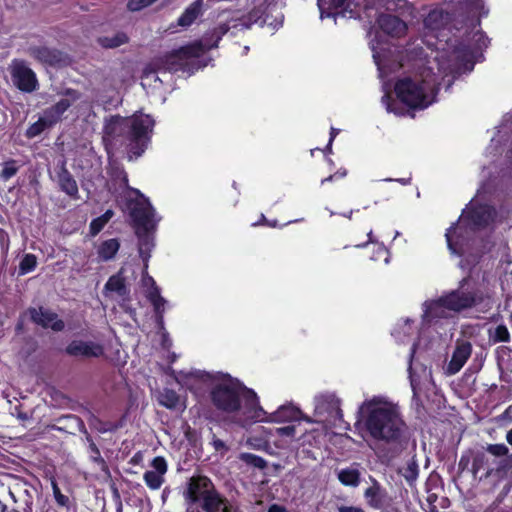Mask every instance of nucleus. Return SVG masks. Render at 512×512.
<instances>
[{
    "label": "nucleus",
    "instance_id": "obj_1",
    "mask_svg": "<svg viewBox=\"0 0 512 512\" xmlns=\"http://www.w3.org/2000/svg\"><path fill=\"white\" fill-rule=\"evenodd\" d=\"M449 15L442 8L432 9L424 19L426 45L435 50L434 61L438 70L446 72L471 71L473 68L472 58L474 53L487 46V38L482 31L473 33L472 41L467 44H456V40H444V28L448 23Z\"/></svg>",
    "mask_w": 512,
    "mask_h": 512
},
{
    "label": "nucleus",
    "instance_id": "obj_2",
    "mask_svg": "<svg viewBox=\"0 0 512 512\" xmlns=\"http://www.w3.org/2000/svg\"><path fill=\"white\" fill-rule=\"evenodd\" d=\"M355 427L366 442L384 445L400 443L407 432L400 405L385 395L368 397L359 405Z\"/></svg>",
    "mask_w": 512,
    "mask_h": 512
},
{
    "label": "nucleus",
    "instance_id": "obj_3",
    "mask_svg": "<svg viewBox=\"0 0 512 512\" xmlns=\"http://www.w3.org/2000/svg\"><path fill=\"white\" fill-rule=\"evenodd\" d=\"M461 72L450 73L439 71L437 63L428 62V66H418L415 73L402 76L394 84V91L397 98L410 108L425 109L436 101V93L438 86L441 84L439 77L447 82L449 88L456 74Z\"/></svg>",
    "mask_w": 512,
    "mask_h": 512
},
{
    "label": "nucleus",
    "instance_id": "obj_4",
    "mask_svg": "<svg viewBox=\"0 0 512 512\" xmlns=\"http://www.w3.org/2000/svg\"><path fill=\"white\" fill-rule=\"evenodd\" d=\"M210 398L213 406L233 417V421L241 426L253 423L259 398L252 390L237 379L219 373L212 389Z\"/></svg>",
    "mask_w": 512,
    "mask_h": 512
},
{
    "label": "nucleus",
    "instance_id": "obj_5",
    "mask_svg": "<svg viewBox=\"0 0 512 512\" xmlns=\"http://www.w3.org/2000/svg\"><path fill=\"white\" fill-rule=\"evenodd\" d=\"M483 304L490 306V296L479 287L471 285L470 278L465 277L459 282L457 289L422 303V322L423 324L437 323Z\"/></svg>",
    "mask_w": 512,
    "mask_h": 512
},
{
    "label": "nucleus",
    "instance_id": "obj_6",
    "mask_svg": "<svg viewBox=\"0 0 512 512\" xmlns=\"http://www.w3.org/2000/svg\"><path fill=\"white\" fill-rule=\"evenodd\" d=\"M229 26L222 24L215 28L212 32L207 33L202 40L195 41L187 46L167 55L164 59L157 60L153 65L156 70L151 67L144 71V81H161L157 76V71H178L193 63L194 59L202 56L207 50L217 47L218 41L225 35Z\"/></svg>",
    "mask_w": 512,
    "mask_h": 512
},
{
    "label": "nucleus",
    "instance_id": "obj_7",
    "mask_svg": "<svg viewBox=\"0 0 512 512\" xmlns=\"http://www.w3.org/2000/svg\"><path fill=\"white\" fill-rule=\"evenodd\" d=\"M496 217L495 209L489 205H477L472 200L463 210L456 224L446 234L447 246L452 254L461 255L471 235L479 229L489 226Z\"/></svg>",
    "mask_w": 512,
    "mask_h": 512
},
{
    "label": "nucleus",
    "instance_id": "obj_8",
    "mask_svg": "<svg viewBox=\"0 0 512 512\" xmlns=\"http://www.w3.org/2000/svg\"><path fill=\"white\" fill-rule=\"evenodd\" d=\"M154 120L146 114H135L132 117L113 116L106 121L105 137L111 140L123 138L128 142L130 151L139 157L150 140Z\"/></svg>",
    "mask_w": 512,
    "mask_h": 512
},
{
    "label": "nucleus",
    "instance_id": "obj_9",
    "mask_svg": "<svg viewBox=\"0 0 512 512\" xmlns=\"http://www.w3.org/2000/svg\"><path fill=\"white\" fill-rule=\"evenodd\" d=\"M379 38L380 35L376 34L375 38L370 41V47L373 52L374 62L378 67L379 76L382 79L384 95L381 101L387 112L400 116L404 114V109L391 97L392 83L389 77L401 67H404L403 52Z\"/></svg>",
    "mask_w": 512,
    "mask_h": 512
},
{
    "label": "nucleus",
    "instance_id": "obj_10",
    "mask_svg": "<svg viewBox=\"0 0 512 512\" xmlns=\"http://www.w3.org/2000/svg\"><path fill=\"white\" fill-rule=\"evenodd\" d=\"M184 496L187 512H239L204 476L192 477Z\"/></svg>",
    "mask_w": 512,
    "mask_h": 512
},
{
    "label": "nucleus",
    "instance_id": "obj_11",
    "mask_svg": "<svg viewBox=\"0 0 512 512\" xmlns=\"http://www.w3.org/2000/svg\"><path fill=\"white\" fill-rule=\"evenodd\" d=\"M132 192L137 196L135 201L130 203L129 207L133 221L147 231L154 228L160 220L157 218L154 208L139 190L133 189Z\"/></svg>",
    "mask_w": 512,
    "mask_h": 512
},
{
    "label": "nucleus",
    "instance_id": "obj_12",
    "mask_svg": "<svg viewBox=\"0 0 512 512\" xmlns=\"http://www.w3.org/2000/svg\"><path fill=\"white\" fill-rule=\"evenodd\" d=\"M255 415L259 418H254L253 423L265 422V423H282L297 420H304L308 423L314 422L310 417L304 416L302 412L295 406L288 404L280 406L275 412H266L258 403Z\"/></svg>",
    "mask_w": 512,
    "mask_h": 512
},
{
    "label": "nucleus",
    "instance_id": "obj_13",
    "mask_svg": "<svg viewBox=\"0 0 512 512\" xmlns=\"http://www.w3.org/2000/svg\"><path fill=\"white\" fill-rule=\"evenodd\" d=\"M219 373L204 371L179 372L176 381L196 395H200L206 389H212Z\"/></svg>",
    "mask_w": 512,
    "mask_h": 512
},
{
    "label": "nucleus",
    "instance_id": "obj_14",
    "mask_svg": "<svg viewBox=\"0 0 512 512\" xmlns=\"http://www.w3.org/2000/svg\"><path fill=\"white\" fill-rule=\"evenodd\" d=\"M340 405V399L334 394H324L316 397L315 414L320 417L325 416V418L316 420V422H326L328 425H335L336 421H341L343 414Z\"/></svg>",
    "mask_w": 512,
    "mask_h": 512
},
{
    "label": "nucleus",
    "instance_id": "obj_15",
    "mask_svg": "<svg viewBox=\"0 0 512 512\" xmlns=\"http://www.w3.org/2000/svg\"><path fill=\"white\" fill-rule=\"evenodd\" d=\"M10 69L12 81L19 90L28 93L36 90L38 85L36 75L24 61L14 60Z\"/></svg>",
    "mask_w": 512,
    "mask_h": 512
},
{
    "label": "nucleus",
    "instance_id": "obj_16",
    "mask_svg": "<svg viewBox=\"0 0 512 512\" xmlns=\"http://www.w3.org/2000/svg\"><path fill=\"white\" fill-rule=\"evenodd\" d=\"M61 94L63 98L43 112L53 126L60 122L69 107L80 99V93L74 89H66Z\"/></svg>",
    "mask_w": 512,
    "mask_h": 512
},
{
    "label": "nucleus",
    "instance_id": "obj_17",
    "mask_svg": "<svg viewBox=\"0 0 512 512\" xmlns=\"http://www.w3.org/2000/svg\"><path fill=\"white\" fill-rule=\"evenodd\" d=\"M142 285L145 288L146 297L154 307L158 322L161 324L163 322V313L167 301L160 295V289L156 285L154 279L148 275L147 269L145 270L144 267L142 275Z\"/></svg>",
    "mask_w": 512,
    "mask_h": 512
},
{
    "label": "nucleus",
    "instance_id": "obj_18",
    "mask_svg": "<svg viewBox=\"0 0 512 512\" xmlns=\"http://www.w3.org/2000/svg\"><path fill=\"white\" fill-rule=\"evenodd\" d=\"M65 351L73 357L97 358L103 355L104 348L94 341L74 340L68 344Z\"/></svg>",
    "mask_w": 512,
    "mask_h": 512
},
{
    "label": "nucleus",
    "instance_id": "obj_19",
    "mask_svg": "<svg viewBox=\"0 0 512 512\" xmlns=\"http://www.w3.org/2000/svg\"><path fill=\"white\" fill-rule=\"evenodd\" d=\"M151 470H147L143 479L145 484L152 490L159 489L164 483V476L167 472V462L163 457H155L151 462Z\"/></svg>",
    "mask_w": 512,
    "mask_h": 512
},
{
    "label": "nucleus",
    "instance_id": "obj_20",
    "mask_svg": "<svg viewBox=\"0 0 512 512\" xmlns=\"http://www.w3.org/2000/svg\"><path fill=\"white\" fill-rule=\"evenodd\" d=\"M126 267H122L120 271L112 275L104 286L105 293L115 299H126L129 295L127 279L124 276Z\"/></svg>",
    "mask_w": 512,
    "mask_h": 512
},
{
    "label": "nucleus",
    "instance_id": "obj_21",
    "mask_svg": "<svg viewBox=\"0 0 512 512\" xmlns=\"http://www.w3.org/2000/svg\"><path fill=\"white\" fill-rule=\"evenodd\" d=\"M472 353V345L469 342L457 343L451 360L446 367L447 375H455L465 365Z\"/></svg>",
    "mask_w": 512,
    "mask_h": 512
},
{
    "label": "nucleus",
    "instance_id": "obj_22",
    "mask_svg": "<svg viewBox=\"0 0 512 512\" xmlns=\"http://www.w3.org/2000/svg\"><path fill=\"white\" fill-rule=\"evenodd\" d=\"M32 320L44 328H51L54 331H61L64 328L62 320L58 319L57 314L43 307L30 310Z\"/></svg>",
    "mask_w": 512,
    "mask_h": 512
},
{
    "label": "nucleus",
    "instance_id": "obj_23",
    "mask_svg": "<svg viewBox=\"0 0 512 512\" xmlns=\"http://www.w3.org/2000/svg\"><path fill=\"white\" fill-rule=\"evenodd\" d=\"M377 24L380 30L392 37H401L407 30L405 22L398 17L389 14H379L377 17Z\"/></svg>",
    "mask_w": 512,
    "mask_h": 512
},
{
    "label": "nucleus",
    "instance_id": "obj_24",
    "mask_svg": "<svg viewBox=\"0 0 512 512\" xmlns=\"http://www.w3.org/2000/svg\"><path fill=\"white\" fill-rule=\"evenodd\" d=\"M57 183L62 192L70 198L79 199L78 185L72 174L66 169L63 163L57 173Z\"/></svg>",
    "mask_w": 512,
    "mask_h": 512
},
{
    "label": "nucleus",
    "instance_id": "obj_25",
    "mask_svg": "<svg viewBox=\"0 0 512 512\" xmlns=\"http://www.w3.org/2000/svg\"><path fill=\"white\" fill-rule=\"evenodd\" d=\"M120 249V242L116 238L99 241L95 245L97 259L99 262H107L115 258Z\"/></svg>",
    "mask_w": 512,
    "mask_h": 512
},
{
    "label": "nucleus",
    "instance_id": "obj_26",
    "mask_svg": "<svg viewBox=\"0 0 512 512\" xmlns=\"http://www.w3.org/2000/svg\"><path fill=\"white\" fill-rule=\"evenodd\" d=\"M364 496L367 503L375 509H380L385 504L386 492L376 482L365 490Z\"/></svg>",
    "mask_w": 512,
    "mask_h": 512
},
{
    "label": "nucleus",
    "instance_id": "obj_27",
    "mask_svg": "<svg viewBox=\"0 0 512 512\" xmlns=\"http://www.w3.org/2000/svg\"><path fill=\"white\" fill-rule=\"evenodd\" d=\"M203 0H195L191 3L178 19V25L181 27L190 26L201 14Z\"/></svg>",
    "mask_w": 512,
    "mask_h": 512
},
{
    "label": "nucleus",
    "instance_id": "obj_28",
    "mask_svg": "<svg viewBox=\"0 0 512 512\" xmlns=\"http://www.w3.org/2000/svg\"><path fill=\"white\" fill-rule=\"evenodd\" d=\"M360 472L355 466L337 472L338 480L345 486L357 487L360 483Z\"/></svg>",
    "mask_w": 512,
    "mask_h": 512
},
{
    "label": "nucleus",
    "instance_id": "obj_29",
    "mask_svg": "<svg viewBox=\"0 0 512 512\" xmlns=\"http://www.w3.org/2000/svg\"><path fill=\"white\" fill-rule=\"evenodd\" d=\"M158 401L162 406L168 409L185 408V405L181 403L179 395L171 389H164L160 392Z\"/></svg>",
    "mask_w": 512,
    "mask_h": 512
},
{
    "label": "nucleus",
    "instance_id": "obj_30",
    "mask_svg": "<svg viewBox=\"0 0 512 512\" xmlns=\"http://www.w3.org/2000/svg\"><path fill=\"white\" fill-rule=\"evenodd\" d=\"M31 55L43 63L53 65L60 60L56 50L47 47H33L30 49Z\"/></svg>",
    "mask_w": 512,
    "mask_h": 512
},
{
    "label": "nucleus",
    "instance_id": "obj_31",
    "mask_svg": "<svg viewBox=\"0 0 512 512\" xmlns=\"http://www.w3.org/2000/svg\"><path fill=\"white\" fill-rule=\"evenodd\" d=\"M489 341L493 344H497L500 342L507 343L510 341V332L506 325L500 324L495 328H490L488 330Z\"/></svg>",
    "mask_w": 512,
    "mask_h": 512
},
{
    "label": "nucleus",
    "instance_id": "obj_32",
    "mask_svg": "<svg viewBox=\"0 0 512 512\" xmlns=\"http://www.w3.org/2000/svg\"><path fill=\"white\" fill-rule=\"evenodd\" d=\"M128 41V37L123 32H116L111 36H103L98 39L101 46L105 48H116Z\"/></svg>",
    "mask_w": 512,
    "mask_h": 512
},
{
    "label": "nucleus",
    "instance_id": "obj_33",
    "mask_svg": "<svg viewBox=\"0 0 512 512\" xmlns=\"http://www.w3.org/2000/svg\"><path fill=\"white\" fill-rule=\"evenodd\" d=\"M154 247L153 240L150 236L146 235L143 238L140 239L139 242V256L141 257L143 261V266L146 269H148V262L151 257V251Z\"/></svg>",
    "mask_w": 512,
    "mask_h": 512
},
{
    "label": "nucleus",
    "instance_id": "obj_34",
    "mask_svg": "<svg viewBox=\"0 0 512 512\" xmlns=\"http://www.w3.org/2000/svg\"><path fill=\"white\" fill-rule=\"evenodd\" d=\"M409 322V319H406L402 323H398L394 328L392 335L396 340L405 343L410 339L413 334V329Z\"/></svg>",
    "mask_w": 512,
    "mask_h": 512
},
{
    "label": "nucleus",
    "instance_id": "obj_35",
    "mask_svg": "<svg viewBox=\"0 0 512 512\" xmlns=\"http://www.w3.org/2000/svg\"><path fill=\"white\" fill-rule=\"evenodd\" d=\"M51 127H53L52 123L48 122L47 117L43 114L42 117L28 127L26 136L28 138H34Z\"/></svg>",
    "mask_w": 512,
    "mask_h": 512
},
{
    "label": "nucleus",
    "instance_id": "obj_36",
    "mask_svg": "<svg viewBox=\"0 0 512 512\" xmlns=\"http://www.w3.org/2000/svg\"><path fill=\"white\" fill-rule=\"evenodd\" d=\"M461 4H463L468 9L473 18H479L480 16L487 14V12H482L484 9L482 0H467L465 2L461 1ZM476 22L477 25H479V19H476Z\"/></svg>",
    "mask_w": 512,
    "mask_h": 512
},
{
    "label": "nucleus",
    "instance_id": "obj_37",
    "mask_svg": "<svg viewBox=\"0 0 512 512\" xmlns=\"http://www.w3.org/2000/svg\"><path fill=\"white\" fill-rule=\"evenodd\" d=\"M402 475L404 476V478L412 483L414 482L417 477H418V473H419V467H418V463L416 462V460L414 458L410 459L406 466L402 468Z\"/></svg>",
    "mask_w": 512,
    "mask_h": 512
},
{
    "label": "nucleus",
    "instance_id": "obj_38",
    "mask_svg": "<svg viewBox=\"0 0 512 512\" xmlns=\"http://www.w3.org/2000/svg\"><path fill=\"white\" fill-rule=\"evenodd\" d=\"M37 259L33 254H26L24 258L21 260L19 269L21 274H27L33 271L36 267Z\"/></svg>",
    "mask_w": 512,
    "mask_h": 512
},
{
    "label": "nucleus",
    "instance_id": "obj_39",
    "mask_svg": "<svg viewBox=\"0 0 512 512\" xmlns=\"http://www.w3.org/2000/svg\"><path fill=\"white\" fill-rule=\"evenodd\" d=\"M240 459L250 465H253L257 468H264L266 466V462L263 458L252 454V453H241Z\"/></svg>",
    "mask_w": 512,
    "mask_h": 512
},
{
    "label": "nucleus",
    "instance_id": "obj_40",
    "mask_svg": "<svg viewBox=\"0 0 512 512\" xmlns=\"http://www.w3.org/2000/svg\"><path fill=\"white\" fill-rule=\"evenodd\" d=\"M18 172V166L14 160H10L4 163V167L1 171L0 177L4 181H8Z\"/></svg>",
    "mask_w": 512,
    "mask_h": 512
},
{
    "label": "nucleus",
    "instance_id": "obj_41",
    "mask_svg": "<svg viewBox=\"0 0 512 512\" xmlns=\"http://www.w3.org/2000/svg\"><path fill=\"white\" fill-rule=\"evenodd\" d=\"M51 487L56 503L61 507H68L70 502L69 498L61 493L60 488L55 480L51 481Z\"/></svg>",
    "mask_w": 512,
    "mask_h": 512
},
{
    "label": "nucleus",
    "instance_id": "obj_42",
    "mask_svg": "<svg viewBox=\"0 0 512 512\" xmlns=\"http://www.w3.org/2000/svg\"><path fill=\"white\" fill-rule=\"evenodd\" d=\"M156 0H128L127 8L130 11H139L151 4H153Z\"/></svg>",
    "mask_w": 512,
    "mask_h": 512
},
{
    "label": "nucleus",
    "instance_id": "obj_43",
    "mask_svg": "<svg viewBox=\"0 0 512 512\" xmlns=\"http://www.w3.org/2000/svg\"><path fill=\"white\" fill-rule=\"evenodd\" d=\"M487 451L497 457L505 456L508 454L509 450L504 444H490L487 447Z\"/></svg>",
    "mask_w": 512,
    "mask_h": 512
},
{
    "label": "nucleus",
    "instance_id": "obj_44",
    "mask_svg": "<svg viewBox=\"0 0 512 512\" xmlns=\"http://www.w3.org/2000/svg\"><path fill=\"white\" fill-rule=\"evenodd\" d=\"M107 223L108 222L104 221L102 216L93 219L90 223V233L93 236L97 235Z\"/></svg>",
    "mask_w": 512,
    "mask_h": 512
},
{
    "label": "nucleus",
    "instance_id": "obj_45",
    "mask_svg": "<svg viewBox=\"0 0 512 512\" xmlns=\"http://www.w3.org/2000/svg\"><path fill=\"white\" fill-rule=\"evenodd\" d=\"M296 428L293 425L276 428L275 433L282 437L294 438Z\"/></svg>",
    "mask_w": 512,
    "mask_h": 512
},
{
    "label": "nucleus",
    "instance_id": "obj_46",
    "mask_svg": "<svg viewBox=\"0 0 512 512\" xmlns=\"http://www.w3.org/2000/svg\"><path fill=\"white\" fill-rule=\"evenodd\" d=\"M388 4H389V0H372L365 7L367 16L368 17L372 16L370 11H372L375 6L387 7V9H389Z\"/></svg>",
    "mask_w": 512,
    "mask_h": 512
},
{
    "label": "nucleus",
    "instance_id": "obj_47",
    "mask_svg": "<svg viewBox=\"0 0 512 512\" xmlns=\"http://www.w3.org/2000/svg\"><path fill=\"white\" fill-rule=\"evenodd\" d=\"M409 377H410L411 387H412L414 393L416 394V391H417L418 387L420 386L421 381H420V378L413 371V368L411 365L409 367Z\"/></svg>",
    "mask_w": 512,
    "mask_h": 512
},
{
    "label": "nucleus",
    "instance_id": "obj_48",
    "mask_svg": "<svg viewBox=\"0 0 512 512\" xmlns=\"http://www.w3.org/2000/svg\"><path fill=\"white\" fill-rule=\"evenodd\" d=\"M212 445L216 451H218L222 454H224L228 451V447L225 444V442L216 438L215 436H213V438H212Z\"/></svg>",
    "mask_w": 512,
    "mask_h": 512
},
{
    "label": "nucleus",
    "instance_id": "obj_49",
    "mask_svg": "<svg viewBox=\"0 0 512 512\" xmlns=\"http://www.w3.org/2000/svg\"><path fill=\"white\" fill-rule=\"evenodd\" d=\"M485 460V456L481 455L475 458L473 462V470L475 473L479 472L483 468V463Z\"/></svg>",
    "mask_w": 512,
    "mask_h": 512
},
{
    "label": "nucleus",
    "instance_id": "obj_50",
    "mask_svg": "<svg viewBox=\"0 0 512 512\" xmlns=\"http://www.w3.org/2000/svg\"><path fill=\"white\" fill-rule=\"evenodd\" d=\"M90 449L91 451L93 452V455H92V458L95 460V461H101L103 462L101 456H100V452L98 450V448L96 447V445L94 443H91L90 444Z\"/></svg>",
    "mask_w": 512,
    "mask_h": 512
},
{
    "label": "nucleus",
    "instance_id": "obj_51",
    "mask_svg": "<svg viewBox=\"0 0 512 512\" xmlns=\"http://www.w3.org/2000/svg\"><path fill=\"white\" fill-rule=\"evenodd\" d=\"M338 133H339V129H336L334 127L331 128L330 139H329V142H328V145H327V150L329 152L331 151L332 142L335 139V137L338 135Z\"/></svg>",
    "mask_w": 512,
    "mask_h": 512
},
{
    "label": "nucleus",
    "instance_id": "obj_52",
    "mask_svg": "<svg viewBox=\"0 0 512 512\" xmlns=\"http://www.w3.org/2000/svg\"><path fill=\"white\" fill-rule=\"evenodd\" d=\"M339 512H365V511L359 507L342 506L339 508Z\"/></svg>",
    "mask_w": 512,
    "mask_h": 512
},
{
    "label": "nucleus",
    "instance_id": "obj_53",
    "mask_svg": "<svg viewBox=\"0 0 512 512\" xmlns=\"http://www.w3.org/2000/svg\"><path fill=\"white\" fill-rule=\"evenodd\" d=\"M384 181H388V182H390V181H396V182H399V183H401V184H403V185H407V184H409V182H410V180H409V179H406V178H398V179L387 178V179H385Z\"/></svg>",
    "mask_w": 512,
    "mask_h": 512
},
{
    "label": "nucleus",
    "instance_id": "obj_54",
    "mask_svg": "<svg viewBox=\"0 0 512 512\" xmlns=\"http://www.w3.org/2000/svg\"><path fill=\"white\" fill-rule=\"evenodd\" d=\"M114 215V212L112 210H107L102 216V218L104 219V221L106 222H109L110 219L113 217Z\"/></svg>",
    "mask_w": 512,
    "mask_h": 512
},
{
    "label": "nucleus",
    "instance_id": "obj_55",
    "mask_svg": "<svg viewBox=\"0 0 512 512\" xmlns=\"http://www.w3.org/2000/svg\"><path fill=\"white\" fill-rule=\"evenodd\" d=\"M268 512H285V509L281 506H278V505H272L269 509H268Z\"/></svg>",
    "mask_w": 512,
    "mask_h": 512
},
{
    "label": "nucleus",
    "instance_id": "obj_56",
    "mask_svg": "<svg viewBox=\"0 0 512 512\" xmlns=\"http://www.w3.org/2000/svg\"><path fill=\"white\" fill-rule=\"evenodd\" d=\"M336 178H344L347 175L346 169H339L335 174Z\"/></svg>",
    "mask_w": 512,
    "mask_h": 512
},
{
    "label": "nucleus",
    "instance_id": "obj_57",
    "mask_svg": "<svg viewBox=\"0 0 512 512\" xmlns=\"http://www.w3.org/2000/svg\"><path fill=\"white\" fill-rule=\"evenodd\" d=\"M318 7L320 9V13H321V18L323 19L324 17H330L331 14L330 13H327L325 14L324 11H323V7H322V0H318Z\"/></svg>",
    "mask_w": 512,
    "mask_h": 512
},
{
    "label": "nucleus",
    "instance_id": "obj_58",
    "mask_svg": "<svg viewBox=\"0 0 512 512\" xmlns=\"http://www.w3.org/2000/svg\"><path fill=\"white\" fill-rule=\"evenodd\" d=\"M335 7H341L345 4L346 0H331Z\"/></svg>",
    "mask_w": 512,
    "mask_h": 512
},
{
    "label": "nucleus",
    "instance_id": "obj_59",
    "mask_svg": "<svg viewBox=\"0 0 512 512\" xmlns=\"http://www.w3.org/2000/svg\"><path fill=\"white\" fill-rule=\"evenodd\" d=\"M335 178H336V177H335V175H334V174H333V175H330V176H328L327 178L322 179V180H321V184L323 185V184H324V183H326V182H331V181H333Z\"/></svg>",
    "mask_w": 512,
    "mask_h": 512
},
{
    "label": "nucleus",
    "instance_id": "obj_60",
    "mask_svg": "<svg viewBox=\"0 0 512 512\" xmlns=\"http://www.w3.org/2000/svg\"><path fill=\"white\" fill-rule=\"evenodd\" d=\"M377 253L381 254V255H386L387 254V250H386V248L383 245H380L378 247Z\"/></svg>",
    "mask_w": 512,
    "mask_h": 512
},
{
    "label": "nucleus",
    "instance_id": "obj_61",
    "mask_svg": "<svg viewBox=\"0 0 512 512\" xmlns=\"http://www.w3.org/2000/svg\"><path fill=\"white\" fill-rule=\"evenodd\" d=\"M422 374H423V377H424L425 379H429V378L431 377V373H430V371H429V370H427L426 368H423V369H422Z\"/></svg>",
    "mask_w": 512,
    "mask_h": 512
},
{
    "label": "nucleus",
    "instance_id": "obj_62",
    "mask_svg": "<svg viewBox=\"0 0 512 512\" xmlns=\"http://www.w3.org/2000/svg\"><path fill=\"white\" fill-rule=\"evenodd\" d=\"M506 440L510 445H512V429L507 432Z\"/></svg>",
    "mask_w": 512,
    "mask_h": 512
},
{
    "label": "nucleus",
    "instance_id": "obj_63",
    "mask_svg": "<svg viewBox=\"0 0 512 512\" xmlns=\"http://www.w3.org/2000/svg\"><path fill=\"white\" fill-rule=\"evenodd\" d=\"M486 512H503L498 508V506H491Z\"/></svg>",
    "mask_w": 512,
    "mask_h": 512
},
{
    "label": "nucleus",
    "instance_id": "obj_64",
    "mask_svg": "<svg viewBox=\"0 0 512 512\" xmlns=\"http://www.w3.org/2000/svg\"><path fill=\"white\" fill-rule=\"evenodd\" d=\"M368 238H369V242H371V243H373V242H374V239H373V231H372V230H370V231L368 232Z\"/></svg>",
    "mask_w": 512,
    "mask_h": 512
}]
</instances>
